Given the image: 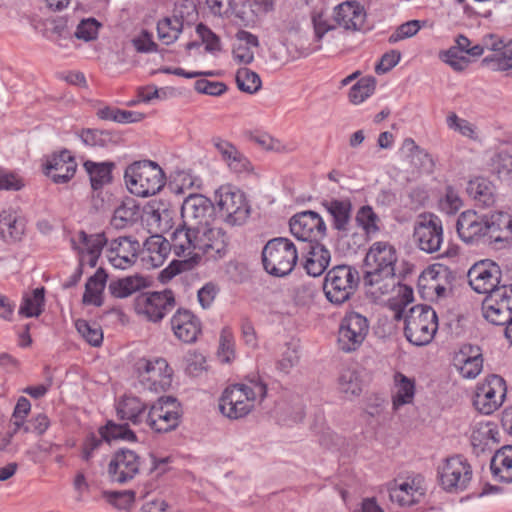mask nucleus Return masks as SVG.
Masks as SVG:
<instances>
[{
	"instance_id": "nucleus-1",
	"label": "nucleus",
	"mask_w": 512,
	"mask_h": 512,
	"mask_svg": "<svg viewBox=\"0 0 512 512\" xmlns=\"http://www.w3.org/2000/svg\"><path fill=\"white\" fill-rule=\"evenodd\" d=\"M267 386L259 378L248 379L224 389L219 399V410L227 418L238 420L246 417L255 407L257 399L262 401Z\"/></svg>"
},
{
	"instance_id": "nucleus-2",
	"label": "nucleus",
	"mask_w": 512,
	"mask_h": 512,
	"mask_svg": "<svg viewBox=\"0 0 512 512\" xmlns=\"http://www.w3.org/2000/svg\"><path fill=\"white\" fill-rule=\"evenodd\" d=\"M124 178L131 193L140 197L155 195L166 182L162 168L151 160L130 164L125 170Z\"/></svg>"
},
{
	"instance_id": "nucleus-3",
	"label": "nucleus",
	"mask_w": 512,
	"mask_h": 512,
	"mask_svg": "<svg viewBox=\"0 0 512 512\" xmlns=\"http://www.w3.org/2000/svg\"><path fill=\"white\" fill-rule=\"evenodd\" d=\"M299 248L286 237L270 239L262 249V263L264 270L275 277L289 275L295 268Z\"/></svg>"
},
{
	"instance_id": "nucleus-4",
	"label": "nucleus",
	"mask_w": 512,
	"mask_h": 512,
	"mask_svg": "<svg viewBox=\"0 0 512 512\" xmlns=\"http://www.w3.org/2000/svg\"><path fill=\"white\" fill-rule=\"evenodd\" d=\"M360 283L358 270L350 265H337L327 271L323 281V292L333 305L340 306L356 293Z\"/></svg>"
},
{
	"instance_id": "nucleus-5",
	"label": "nucleus",
	"mask_w": 512,
	"mask_h": 512,
	"mask_svg": "<svg viewBox=\"0 0 512 512\" xmlns=\"http://www.w3.org/2000/svg\"><path fill=\"white\" fill-rule=\"evenodd\" d=\"M215 211L228 226L244 225L251 215V206L245 194L231 185L220 186L215 192Z\"/></svg>"
},
{
	"instance_id": "nucleus-6",
	"label": "nucleus",
	"mask_w": 512,
	"mask_h": 512,
	"mask_svg": "<svg viewBox=\"0 0 512 512\" xmlns=\"http://www.w3.org/2000/svg\"><path fill=\"white\" fill-rule=\"evenodd\" d=\"M195 230L191 227H184L182 224L171 235L169 245L171 251L178 256L183 257V260H173L169 266L162 271V275L167 278H172L177 274L192 269L199 263V255L197 254L195 238Z\"/></svg>"
},
{
	"instance_id": "nucleus-7",
	"label": "nucleus",
	"mask_w": 512,
	"mask_h": 512,
	"mask_svg": "<svg viewBox=\"0 0 512 512\" xmlns=\"http://www.w3.org/2000/svg\"><path fill=\"white\" fill-rule=\"evenodd\" d=\"M438 329V318L435 310L428 305H415L405 316L404 334L415 346L429 344Z\"/></svg>"
},
{
	"instance_id": "nucleus-8",
	"label": "nucleus",
	"mask_w": 512,
	"mask_h": 512,
	"mask_svg": "<svg viewBox=\"0 0 512 512\" xmlns=\"http://www.w3.org/2000/svg\"><path fill=\"white\" fill-rule=\"evenodd\" d=\"M397 255L395 248L386 242H375L365 257L364 281L366 285L373 286L384 279H393Z\"/></svg>"
},
{
	"instance_id": "nucleus-9",
	"label": "nucleus",
	"mask_w": 512,
	"mask_h": 512,
	"mask_svg": "<svg viewBox=\"0 0 512 512\" xmlns=\"http://www.w3.org/2000/svg\"><path fill=\"white\" fill-rule=\"evenodd\" d=\"M135 372L144 390L162 393L172 383L173 369L163 357L139 358L135 362Z\"/></svg>"
},
{
	"instance_id": "nucleus-10",
	"label": "nucleus",
	"mask_w": 512,
	"mask_h": 512,
	"mask_svg": "<svg viewBox=\"0 0 512 512\" xmlns=\"http://www.w3.org/2000/svg\"><path fill=\"white\" fill-rule=\"evenodd\" d=\"M440 486L447 492L458 493L464 491L471 479L472 468L467 459L461 455L447 458L438 468Z\"/></svg>"
},
{
	"instance_id": "nucleus-11",
	"label": "nucleus",
	"mask_w": 512,
	"mask_h": 512,
	"mask_svg": "<svg viewBox=\"0 0 512 512\" xmlns=\"http://www.w3.org/2000/svg\"><path fill=\"white\" fill-rule=\"evenodd\" d=\"M180 417L176 399L171 396L161 397L150 406L145 424L154 432L167 433L178 427Z\"/></svg>"
},
{
	"instance_id": "nucleus-12",
	"label": "nucleus",
	"mask_w": 512,
	"mask_h": 512,
	"mask_svg": "<svg viewBox=\"0 0 512 512\" xmlns=\"http://www.w3.org/2000/svg\"><path fill=\"white\" fill-rule=\"evenodd\" d=\"M145 468L143 459L134 450L120 448L114 452L108 464V476L112 482L126 484Z\"/></svg>"
},
{
	"instance_id": "nucleus-13",
	"label": "nucleus",
	"mask_w": 512,
	"mask_h": 512,
	"mask_svg": "<svg viewBox=\"0 0 512 512\" xmlns=\"http://www.w3.org/2000/svg\"><path fill=\"white\" fill-rule=\"evenodd\" d=\"M369 332L366 317L357 312H350L341 320L338 330V348L350 353L359 349Z\"/></svg>"
},
{
	"instance_id": "nucleus-14",
	"label": "nucleus",
	"mask_w": 512,
	"mask_h": 512,
	"mask_svg": "<svg viewBox=\"0 0 512 512\" xmlns=\"http://www.w3.org/2000/svg\"><path fill=\"white\" fill-rule=\"evenodd\" d=\"M413 237L420 250L429 254L438 252L443 243L441 219L433 213L420 214L415 223Z\"/></svg>"
},
{
	"instance_id": "nucleus-15",
	"label": "nucleus",
	"mask_w": 512,
	"mask_h": 512,
	"mask_svg": "<svg viewBox=\"0 0 512 512\" xmlns=\"http://www.w3.org/2000/svg\"><path fill=\"white\" fill-rule=\"evenodd\" d=\"M175 304L173 292L166 289L138 295L134 307L137 314L156 323L161 321L175 307Z\"/></svg>"
},
{
	"instance_id": "nucleus-16",
	"label": "nucleus",
	"mask_w": 512,
	"mask_h": 512,
	"mask_svg": "<svg viewBox=\"0 0 512 512\" xmlns=\"http://www.w3.org/2000/svg\"><path fill=\"white\" fill-rule=\"evenodd\" d=\"M506 396V384L502 377L490 375L477 386L473 405L480 413L490 415L503 403Z\"/></svg>"
},
{
	"instance_id": "nucleus-17",
	"label": "nucleus",
	"mask_w": 512,
	"mask_h": 512,
	"mask_svg": "<svg viewBox=\"0 0 512 512\" xmlns=\"http://www.w3.org/2000/svg\"><path fill=\"white\" fill-rule=\"evenodd\" d=\"M291 233L302 245L321 241L326 236V224L315 211L307 210L295 214L289 221Z\"/></svg>"
},
{
	"instance_id": "nucleus-18",
	"label": "nucleus",
	"mask_w": 512,
	"mask_h": 512,
	"mask_svg": "<svg viewBox=\"0 0 512 512\" xmlns=\"http://www.w3.org/2000/svg\"><path fill=\"white\" fill-rule=\"evenodd\" d=\"M483 317L493 325H507L512 317V285L502 286L482 302Z\"/></svg>"
},
{
	"instance_id": "nucleus-19",
	"label": "nucleus",
	"mask_w": 512,
	"mask_h": 512,
	"mask_svg": "<svg viewBox=\"0 0 512 512\" xmlns=\"http://www.w3.org/2000/svg\"><path fill=\"white\" fill-rule=\"evenodd\" d=\"M196 249L199 260L202 255L209 259H221L227 253L228 237L222 228L211 227L210 224L195 230Z\"/></svg>"
},
{
	"instance_id": "nucleus-20",
	"label": "nucleus",
	"mask_w": 512,
	"mask_h": 512,
	"mask_svg": "<svg viewBox=\"0 0 512 512\" xmlns=\"http://www.w3.org/2000/svg\"><path fill=\"white\" fill-rule=\"evenodd\" d=\"M387 490L390 501L401 508L419 504L426 493L423 480L419 476L395 479L389 483Z\"/></svg>"
},
{
	"instance_id": "nucleus-21",
	"label": "nucleus",
	"mask_w": 512,
	"mask_h": 512,
	"mask_svg": "<svg viewBox=\"0 0 512 512\" xmlns=\"http://www.w3.org/2000/svg\"><path fill=\"white\" fill-rule=\"evenodd\" d=\"M215 212V204L201 194H191L186 197L181 206V217L184 227L192 230L208 225Z\"/></svg>"
},
{
	"instance_id": "nucleus-22",
	"label": "nucleus",
	"mask_w": 512,
	"mask_h": 512,
	"mask_svg": "<svg viewBox=\"0 0 512 512\" xmlns=\"http://www.w3.org/2000/svg\"><path fill=\"white\" fill-rule=\"evenodd\" d=\"M500 276V267L490 260L475 263L467 274L468 282L475 292L489 295L500 288Z\"/></svg>"
},
{
	"instance_id": "nucleus-23",
	"label": "nucleus",
	"mask_w": 512,
	"mask_h": 512,
	"mask_svg": "<svg viewBox=\"0 0 512 512\" xmlns=\"http://www.w3.org/2000/svg\"><path fill=\"white\" fill-rule=\"evenodd\" d=\"M483 241L495 249L508 247L512 242V216L505 212L486 216Z\"/></svg>"
},
{
	"instance_id": "nucleus-24",
	"label": "nucleus",
	"mask_w": 512,
	"mask_h": 512,
	"mask_svg": "<svg viewBox=\"0 0 512 512\" xmlns=\"http://www.w3.org/2000/svg\"><path fill=\"white\" fill-rule=\"evenodd\" d=\"M76 170V159L67 149L53 153L43 165L44 174L56 184L69 182L74 177Z\"/></svg>"
},
{
	"instance_id": "nucleus-25",
	"label": "nucleus",
	"mask_w": 512,
	"mask_h": 512,
	"mask_svg": "<svg viewBox=\"0 0 512 512\" xmlns=\"http://www.w3.org/2000/svg\"><path fill=\"white\" fill-rule=\"evenodd\" d=\"M140 253V243L130 237H119L110 243L107 258L111 265L118 269L130 268Z\"/></svg>"
},
{
	"instance_id": "nucleus-26",
	"label": "nucleus",
	"mask_w": 512,
	"mask_h": 512,
	"mask_svg": "<svg viewBox=\"0 0 512 512\" xmlns=\"http://www.w3.org/2000/svg\"><path fill=\"white\" fill-rule=\"evenodd\" d=\"M175 337L183 343L192 344L202 333L200 319L190 310L178 309L170 320Z\"/></svg>"
},
{
	"instance_id": "nucleus-27",
	"label": "nucleus",
	"mask_w": 512,
	"mask_h": 512,
	"mask_svg": "<svg viewBox=\"0 0 512 512\" xmlns=\"http://www.w3.org/2000/svg\"><path fill=\"white\" fill-rule=\"evenodd\" d=\"M453 366L463 378H476L483 368V357L480 348L472 345H464L455 353Z\"/></svg>"
},
{
	"instance_id": "nucleus-28",
	"label": "nucleus",
	"mask_w": 512,
	"mask_h": 512,
	"mask_svg": "<svg viewBox=\"0 0 512 512\" xmlns=\"http://www.w3.org/2000/svg\"><path fill=\"white\" fill-rule=\"evenodd\" d=\"M304 254V268L308 275L318 277L328 268L331 261L330 251L320 241L304 244L300 247Z\"/></svg>"
},
{
	"instance_id": "nucleus-29",
	"label": "nucleus",
	"mask_w": 512,
	"mask_h": 512,
	"mask_svg": "<svg viewBox=\"0 0 512 512\" xmlns=\"http://www.w3.org/2000/svg\"><path fill=\"white\" fill-rule=\"evenodd\" d=\"M171 252L169 240L162 235L155 234L146 239L140 250L141 261L147 268L161 266Z\"/></svg>"
},
{
	"instance_id": "nucleus-30",
	"label": "nucleus",
	"mask_w": 512,
	"mask_h": 512,
	"mask_svg": "<svg viewBox=\"0 0 512 512\" xmlns=\"http://www.w3.org/2000/svg\"><path fill=\"white\" fill-rule=\"evenodd\" d=\"M486 216H479L476 212L467 210L460 214L456 229L462 241L468 244L483 240Z\"/></svg>"
},
{
	"instance_id": "nucleus-31",
	"label": "nucleus",
	"mask_w": 512,
	"mask_h": 512,
	"mask_svg": "<svg viewBox=\"0 0 512 512\" xmlns=\"http://www.w3.org/2000/svg\"><path fill=\"white\" fill-rule=\"evenodd\" d=\"M365 12L362 6L355 1H347L334 8L333 19L337 26L345 30H360L365 21Z\"/></svg>"
},
{
	"instance_id": "nucleus-32",
	"label": "nucleus",
	"mask_w": 512,
	"mask_h": 512,
	"mask_svg": "<svg viewBox=\"0 0 512 512\" xmlns=\"http://www.w3.org/2000/svg\"><path fill=\"white\" fill-rule=\"evenodd\" d=\"M322 205L332 217V227L347 236L350 231L352 220V203L350 199L325 200Z\"/></svg>"
},
{
	"instance_id": "nucleus-33",
	"label": "nucleus",
	"mask_w": 512,
	"mask_h": 512,
	"mask_svg": "<svg viewBox=\"0 0 512 512\" xmlns=\"http://www.w3.org/2000/svg\"><path fill=\"white\" fill-rule=\"evenodd\" d=\"M117 416L133 425L145 424L147 405L135 396H124L116 404Z\"/></svg>"
},
{
	"instance_id": "nucleus-34",
	"label": "nucleus",
	"mask_w": 512,
	"mask_h": 512,
	"mask_svg": "<svg viewBox=\"0 0 512 512\" xmlns=\"http://www.w3.org/2000/svg\"><path fill=\"white\" fill-rule=\"evenodd\" d=\"M25 233V220L12 209L0 213V237L7 243L21 240Z\"/></svg>"
},
{
	"instance_id": "nucleus-35",
	"label": "nucleus",
	"mask_w": 512,
	"mask_h": 512,
	"mask_svg": "<svg viewBox=\"0 0 512 512\" xmlns=\"http://www.w3.org/2000/svg\"><path fill=\"white\" fill-rule=\"evenodd\" d=\"M212 143L230 169L237 173L247 170L249 161L232 143L220 137L213 138Z\"/></svg>"
},
{
	"instance_id": "nucleus-36",
	"label": "nucleus",
	"mask_w": 512,
	"mask_h": 512,
	"mask_svg": "<svg viewBox=\"0 0 512 512\" xmlns=\"http://www.w3.org/2000/svg\"><path fill=\"white\" fill-rule=\"evenodd\" d=\"M490 469L500 482L512 483V445L503 446L495 452Z\"/></svg>"
},
{
	"instance_id": "nucleus-37",
	"label": "nucleus",
	"mask_w": 512,
	"mask_h": 512,
	"mask_svg": "<svg viewBox=\"0 0 512 512\" xmlns=\"http://www.w3.org/2000/svg\"><path fill=\"white\" fill-rule=\"evenodd\" d=\"M139 217V205L135 199L127 197L115 208L110 223L116 229H125L134 225Z\"/></svg>"
},
{
	"instance_id": "nucleus-38",
	"label": "nucleus",
	"mask_w": 512,
	"mask_h": 512,
	"mask_svg": "<svg viewBox=\"0 0 512 512\" xmlns=\"http://www.w3.org/2000/svg\"><path fill=\"white\" fill-rule=\"evenodd\" d=\"M235 38L237 43L232 51L234 60L239 64H250L254 60L252 48L259 46L257 36L246 30H239Z\"/></svg>"
},
{
	"instance_id": "nucleus-39",
	"label": "nucleus",
	"mask_w": 512,
	"mask_h": 512,
	"mask_svg": "<svg viewBox=\"0 0 512 512\" xmlns=\"http://www.w3.org/2000/svg\"><path fill=\"white\" fill-rule=\"evenodd\" d=\"M85 171L89 175L91 187L93 190L101 189L104 185L111 183L112 170L115 168L114 162H94L87 160L83 164Z\"/></svg>"
},
{
	"instance_id": "nucleus-40",
	"label": "nucleus",
	"mask_w": 512,
	"mask_h": 512,
	"mask_svg": "<svg viewBox=\"0 0 512 512\" xmlns=\"http://www.w3.org/2000/svg\"><path fill=\"white\" fill-rule=\"evenodd\" d=\"M107 277L108 275L105 270L103 268H99L95 274L87 280L83 295V303L93 304L95 306L102 305L101 294L105 288Z\"/></svg>"
},
{
	"instance_id": "nucleus-41",
	"label": "nucleus",
	"mask_w": 512,
	"mask_h": 512,
	"mask_svg": "<svg viewBox=\"0 0 512 512\" xmlns=\"http://www.w3.org/2000/svg\"><path fill=\"white\" fill-rule=\"evenodd\" d=\"M183 26V15L165 17L157 23L158 38L163 44L170 45L179 38Z\"/></svg>"
},
{
	"instance_id": "nucleus-42",
	"label": "nucleus",
	"mask_w": 512,
	"mask_h": 512,
	"mask_svg": "<svg viewBox=\"0 0 512 512\" xmlns=\"http://www.w3.org/2000/svg\"><path fill=\"white\" fill-rule=\"evenodd\" d=\"M395 390L393 393V406L398 408L412 402L415 395V382L404 374L397 372L394 375Z\"/></svg>"
},
{
	"instance_id": "nucleus-43",
	"label": "nucleus",
	"mask_w": 512,
	"mask_h": 512,
	"mask_svg": "<svg viewBox=\"0 0 512 512\" xmlns=\"http://www.w3.org/2000/svg\"><path fill=\"white\" fill-rule=\"evenodd\" d=\"M467 192L483 207H489L495 201L494 186L485 178H476L469 181Z\"/></svg>"
},
{
	"instance_id": "nucleus-44",
	"label": "nucleus",
	"mask_w": 512,
	"mask_h": 512,
	"mask_svg": "<svg viewBox=\"0 0 512 512\" xmlns=\"http://www.w3.org/2000/svg\"><path fill=\"white\" fill-rule=\"evenodd\" d=\"M145 279L140 276H128L111 280L108 289L115 298H126L145 287Z\"/></svg>"
},
{
	"instance_id": "nucleus-45",
	"label": "nucleus",
	"mask_w": 512,
	"mask_h": 512,
	"mask_svg": "<svg viewBox=\"0 0 512 512\" xmlns=\"http://www.w3.org/2000/svg\"><path fill=\"white\" fill-rule=\"evenodd\" d=\"M45 288L38 287L30 294H25L19 307V314L30 318L38 317L44 310Z\"/></svg>"
},
{
	"instance_id": "nucleus-46",
	"label": "nucleus",
	"mask_w": 512,
	"mask_h": 512,
	"mask_svg": "<svg viewBox=\"0 0 512 512\" xmlns=\"http://www.w3.org/2000/svg\"><path fill=\"white\" fill-rule=\"evenodd\" d=\"M481 64L492 71L507 72L512 76V39L500 53L483 58Z\"/></svg>"
},
{
	"instance_id": "nucleus-47",
	"label": "nucleus",
	"mask_w": 512,
	"mask_h": 512,
	"mask_svg": "<svg viewBox=\"0 0 512 512\" xmlns=\"http://www.w3.org/2000/svg\"><path fill=\"white\" fill-rule=\"evenodd\" d=\"M98 432L106 442H111L112 440L134 442L137 439L136 434L129 428L127 423L117 424L111 420L107 421L106 425L101 426Z\"/></svg>"
},
{
	"instance_id": "nucleus-48",
	"label": "nucleus",
	"mask_w": 512,
	"mask_h": 512,
	"mask_svg": "<svg viewBox=\"0 0 512 512\" xmlns=\"http://www.w3.org/2000/svg\"><path fill=\"white\" fill-rule=\"evenodd\" d=\"M338 389L346 398L359 395L362 389L357 373L349 368L343 369L338 377Z\"/></svg>"
},
{
	"instance_id": "nucleus-49",
	"label": "nucleus",
	"mask_w": 512,
	"mask_h": 512,
	"mask_svg": "<svg viewBox=\"0 0 512 512\" xmlns=\"http://www.w3.org/2000/svg\"><path fill=\"white\" fill-rule=\"evenodd\" d=\"M78 333L85 341L94 347H99L103 342V332L101 327L95 322H88L84 319H78L75 323Z\"/></svg>"
},
{
	"instance_id": "nucleus-50",
	"label": "nucleus",
	"mask_w": 512,
	"mask_h": 512,
	"mask_svg": "<svg viewBox=\"0 0 512 512\" xmlns=\"http://www.w3.org/2000/svg\"><path fill=\"white\" fill-rule=\"evenodd\" d=\"M235 80L239 90L248 94L256 93L262 85L259 75L248 68L238 69Z\"/></svg>"
},
{
	"instance_id": "nucleus-51",
	"label": "nucleus",
	"mask_w": 512,
	"mask_h": 512,
	"mask_svg": "<svg viewBox=\"0 0 512 512\" xmlns=\"http://www.w3.org/2000/svg\"><path fill=\"white\" fill-rule=\"evenodd\" d=\"M376 81L373 77L361 78L354 84L349 92V100L353 104H360L370 97L375 90Z\"/></svg>"
},
{
	"instance_id": "nucleus-52",
	"label": "nucleus",
	"mask_w": 512,
	"mask_h": 512,
	"mask_svg": "<svg viewBox=\"0 0 512 512\" xmlns=\"http://www.w3.org/2000/svg\"><path fill=\"white\" fill-rule=\"evenodd\" d=\"M82 142L91 147H105L113 141L110 132L98 129H82L79 133Z\"/></svg>"
},
{
	"instance_id": "nucleus-53",
	"label": "nucleus",
	"mask_w": 512,
	"mask_h": 512,
	"mask_svg": "<svg viewBox=\"0 0 512 512\" xmlns=\"http://www.w3.org/2000/svg\"><path fill=\"white\" fill-rule=\"evenodd\" d=\"M79 242L84 246L87 254H101L103 247L107 244V238L104 233L87 234L80 231L78 234Z\"/></svg>"
},
{
	"instance_id": "nucleus-54",
	"label": "nucleus",
	"mask_w": 512,
	"mask_h": 512,
	"mask_svg": "<svg viewBox=\"0 0 512 512\" xmlns=\"http://www.w3.org/2000/svg\"><path fill=\"white\" fill-rule=\"evenodd\" d=\"M463 206L459 193L451 186H448L445 195L439 200V208L448 215L456 214Z\"/></svg>"
},
{
	"instance_id": "nucleus-55",
	"label": "nucleus",
	"mask_w": 512,
	"mask_h": 512,
	"mask_svg": "<svg viewBox=\"0 0 512 512\" xmlns=\"http://www.w3.org/2000/svg\"><path fill=\"white\" fill-rule=\"evenodd\" d=\"M359 226H361L367 234L375 233L379 230L377 226L378 216L370 206H362L355 217Z\"/></svg>"
},
{
	"instance_id": "nucleus-56",
	"label": "nucleus",
	"mask_w": 512,
	"mask_h": 512,
	"mask_svg": "<svg viewBox=\"0 0 512 512\" xmlns=\"http://www.w3.org/2000/svg\"><path fill=\"white\" fill-rule=\"evenodd\" d=\"M218 357L221 362L229 363L234 358V339L228 328L222 329L219 338Z\"/></svg>"
},
{
	"instance_id": "nucleus-57",
	"label": "nucleus",
	"mask_w": 512,
	"mask_h": 512,
	"mask_svg": "<svg viewBox=\"0 0 512 512\" xmlns=\"http://www.w3.org/2000/svg\"><path fill=\"white\" fill-rule=\"evenodd\" d=\"M255 16L252 6L247 0H234L231 5V13L226 18H234L241 23H248Z\"/></svg>"
},
{
	"instance_id": "nucleus-58",
	"label": "nucleus",
	"mask_w": 512,
	"mask_h": 512,
	"mask_svg": "<svg viewBox=\"0 0 512 512\" xmlns=\"http://www.w3.org/2000/svg\"><path fill=\"white\" fill-rule=\"evenodd\" d=\"M457 47H450L448 50L440 53V59L447 63L453 70L461 72L465 70L469 64V60L459 54Z\"/></svg>"
},
{
	"instance_id": "nucleus-59",
	"label": "nucleus",
	"mask_w": 512,
	"mask_h": 512,
	"mask_svg": "<svg viewBox=\"0 0 512 512\" xmlns=\"http://www.w3.org/2000/svg\"><path fill=\"white\" fill-rule=\"evenodd\" d=\"M196 32L205 44L208 52H218L221 50L220 38L206 25L200 23L196 26Z\"/></svg>"
},
{
	"instance_id": "nucleus-60",
	"label": "nucleus",
	"mask_w": 512,
	"mask_h": 512,
	"mask_svg": "<svg viewBox=\"0 0 512 512\" xmlns=\"http://www.w3.org/2000/svg\"><path fill=\"white\" fill-rule=\"evenodd\" d=\"M100 24L94 19L82 20L75 31V37L84 41H90L97 37Z\"/></svg>"
},
{
	"instance_id": "nucleus-61",
	"label": "nucleus",
	"mask_w": 512,
	"mask_h": 512,
	"mask_svg": "<svg viewBox=\"0 0 512 512\" xmlns=\"http://www.w3.org/2000/svg\"><path fill=\"white\" fill-rule=\"evenodd\" d=\"M194 89L201 94L219 96L227 90V86L220 81L199 79L194 83Z\"/></svg>"
},
{
	"instance_id": "nucleus-62",
	"label": "nucleus",
	"mask_w": 512,
	"mask_h": 512,
	"mask_svg": "<svg viewBox=\"0 0 512 512\" xmlns=\"http://www.w3.org/2000/svg\"><path fill=\"white\" fill-rule=\"evenodd\" d=\"M420 22L418 20H410L401 24L396 31L389 37L390 43H396L405 38L412 37L420 30Z\"/></svg>"
},
{
	"instance_id": "nucleus-63",
	"label": "nucleus",
	"mask_w": 512,
	"mask_h": 512,
	"mask_svg": "<svg viewBox=\"0 0 512 512\" xmlns=\"http://www.w3.org/2000/svg\"><path fill=\"white\" fill-rule=\"evenodd\" d=\"M412 164L421 172L432 173L435 163L432 156L424 149L417 150L416 153L410 154Z\"/></svg>"
},
{
	"instance_id": "nucleus-64",
	"label": "nucleus",
	"mask_w": 512,
	"mask_h": 512,
	"mask_svg": "<svg viewBox=\"0 0 512 512\" xmlns=\"http://www.w3.org/2000/svg\"><path fill=\"white\" fill-rule=\"evenodd\" d=\"M299 362V355L296 348L287 345L281 358L277 362V369L283 373H289L290 370Z\"/></svg>"
}]
</instances>
